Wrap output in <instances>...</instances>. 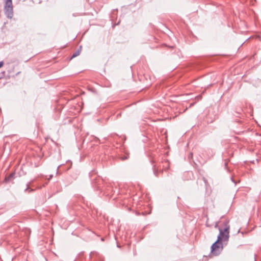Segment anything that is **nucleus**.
Here are the masks:
<instances>
[{"label": "nucleus", "mask_w": 261, "mask_h": 261, "mask_svg": "<svg viewBox=\"0 0 261 261\" xmlns=\"http://www.w3.org/2000/svg\"><path fill=\"white\" fill-rule=\"evenodd\" d=\"M53 177V175H50L49 176V179Z\"/></svg>", "instance_id": "obj_12"}, {"label": "nucleus", "mask_w": 261, "mask_h": 261, "mask_svg": "<svg viewBox=\"0 0 261 261\" xmlns=\"http://www.w3.org/2000/svg\"><path fill=\"white\" fill-rule=\"evenodd\" d=\"M231 179L232 180V181H233V178H231Z\"/></svg>", "instance_id": "obj_13"}, {"label": "nucleus", "mask_w": 261, "mask_h": 261, "mask_svg": "<svg viewBox=\"0 0 261 261\" xmlns=\"http://www.w3.org/2000/svg\"><path fill=\"white\" fill-rule=\"evenodd\" d=\"M4 63L3 61L0 62V68L3 66Z\"/></svg>", "instance_id": "obj_10"}, {"label": "nucleus", "mask_w": 261, "mask_h": 261, "mask_svg": "<svg viewBox=\"0 0 261 261\" xmlns=\"http://www.w3.org/2000/svg\"><path fill=\"white\" fill-rule=\"evenodd\" d=\"M192 155H193L192 153H190V154L189 155V158H190L191 156L192 157Z\"/></svg>", "instance_id": "obj_11"}, {"label": "nucleus", "mask_w": 261, "mask_h": 261, "mask_svg": "<svg viewBox=\"0 0 261 261\" xmlns=\"http://www.w3.org/2000/svg\"><path fill=\"white\" fill-rule=\"evenodd\" d=\"M80 52H81V48L80 49H79L78 50H77L76 51H75L73 54V55H72L71 58H74L77 57V56H79L80 54Z\"/></svg>", "instance_id": "obj_4"}, {"label": "nucleus", "mask_w": 261, "mask_h": 261, "mask_svg": "<svg viewBox=\"0 0 261 261\" xmlns=\"http://www.w3.org/2000/svg\"><path fill=\"white\" fill-rule=\"evenodd\" d=\"M224 228L223 229L221 228H219V234L217 237V239L219 238L220 239V242L222 241H228L229 236V225L227 221H225L223 223Z\"/></svg>", "instance_id": "obj_1"}, {"label": "nucleus", "mask_w": 261, "mask_h": 261, "mask_svg": "<svg viewBox=\"0 0 261 261\" xmlns=\"http://www.w3.org/2000/svg\"><path fill=\"white\" fill-rule=\"evenodd\" d=\"M127 159H128V156H126V155H125L124 156L121 157V160H127Z\"/></svg>", "instance_id": "obj_8"}, {"label": "nucleus", "mask_w": 261, "mask_h": 261, "mask_svg": "<svg viewBox=\"0 0 261 261\" xmlns=\"http://www.w3.org/2000/svg\"><path fill=\"white\" fill-rule=\"evenodd\" d=\"M222 250V244L220 242V239L219 238L211 246V253L214 256H217L220 254Z\"/></svg>", "instance_id": "obj_2"}, {"label": "nucleus", "mask_w": 261, "mask_h": 261, "mask_svg": "<svg viewBox=\"0 0 261 261\" xmlns=\"http://www.w3.org/2000/svg\"><path fill=\"white\" fill-rule=\"evenodd\" d=\"M4 12L7 18L9 19L12 18L13 16V5H5Z\"/></svg>", "instance_id": "obj_3"}, {"label": "nucleus", "mask_w": 261, "mask_h": 261, "mask_svg": "<svg viewBox=\"0 0 261 261\" xmlns=\"http://www.w3.org/2000/svg\"><path fill=\"white\" fill-rule=\"evenodd\" d=\"M27 190H29V192H30V191H33L32 189H31V190H30V189H29V185H27V188L25 189V191H27Z\"/></svg>", "instance_id": "obj_9"}, {"label": "nucleus", "mask_w": 261, "mask_h": 261, "mask_svg": "<svg viewBox=\"0 0 261 261\" xmlns=\"http://www.w3.org/2000/svg\"><path fill=\"white\" fill-rule=\"evenodd\" d=\"M14 175H15L14 173H12L10 174L8 176H7L6 178V181H9L11 180L14 177Z\"/></svg>", "instance_id": "obj_5"}, {"label": "nucleus", "mask_w": 261, "mask_h": 261, "mask_svg": "<svg viewBox=\"0 0 261 261\" xmlns=\"http://www.w3.org/2000/svg\"><path fill=\"white\" fill-rule=\"evenodd\" d=\"M5 5H12V0H5Z\"/></svg>", "instance_id": "obj_6"}, {"label": "nucleus", "mask_w": 261, "mask_h": 261, "mask_svg": "<svg viewBox=\"0 0 261 261\" xmlns=\"http://www.w3.org/2000/svg\"><path fill=\"white\" fill-rule=\"evenodd\" d=\"M154 167H155V165H153V168H154V169H153V170H154V175H155V176H158V172H157V171H156V170H155V168H154Z\"/></svg>", "instance_id": "obj_7"}]
</instances>
